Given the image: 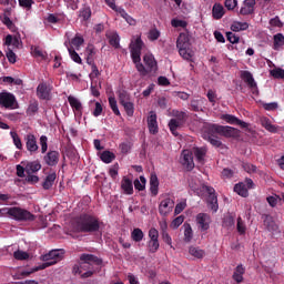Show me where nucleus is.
<instances>
[{
	"label": "nucleus",
	"instance_id": "f257e3e1",
	"mask_svg": "<svg viewBox=\"0 0 284 284\" xmlns=\"http://www.w3.org/2000/svg\"><path fill=\"white\" fill-rule=\"evenodd\" d=\"M71 225L74 232L92 233L101 230L99 217L88 213L80 214L73 219Z\"/></svg>",
	"mask_w": 284,
	"mask_h": 284
},
{
	"label": "nucleus",
	"instance_id": "f03ea898",
	"mask_svg": "<svg viewBox=\"0 0 284 284\" xmlns=\"http://www.w3.org/2000/svg\"><path fill=\"white\" fill-rule=\"evenodd\" d=\"M63 254H65L63 250L50 251L49 253L41 256V261H43V263L40 266H37L31 271L22 272V276H30V274H34V272H39V270H45L47 267H52V265H57V263L63 261Z\"/></svg>",
	"mask_w": 284,
	"mask_h": 284
},
{
	"label": "nucleus",
	"instance_id": "7ed1b4c3",
	"mask_svg": "<svg viewBox=\"0 0 284 284\" xmlns=\"http://www.w3.org/2000/svg\"><path fill=\"white\" fill-rule=\"evenodd\" d=\"M144 64L139 62H133L135 64V68L138 72H140V77H148V74L152 72H156L159 70L156 59H154V55L152 54H145L143 57Z\"/></svg>",
	"mask_w": 284,
	"mask_h": 284
},
{
	"label": "nucleus",
	"instance_id": "20e7f679",
	"mask_svg": "<svg viewBox=\"0 0 284 284\" xmlns=\"http://www.w3.org/2000/svg\"><path fill=\"white\" fill-rule=\"evenodd\" d=\"M190 45V36L186 33H180L176 40V48L179 49L180 57L185 61H192V57H194V52Z\"/></svg>",
	"mask_w": 284,
	"mask_h": 284
},
{
	"label": "nucleus",
	"instance_id": "39448f33",
	"mask_svg": "<svg viewBox=\"0 0 284 284\" xmlns=\"http://www.w3.org/2000/svg\"><path fill=\"white\" fill-rule=\"evenodd\" d=\"M11 219L18 223H31L37 219V215L26 209L12 206Z\"/></svg>",
	"mask_w": 284,
	"mask_h": 284
},
{
	"label": "nucleus",
	"instance_id": "423d86ee",
	"mask_svg": "<svg viewBox=\"0 0 284 284\" xmlns=\"http://www.w3.org/2000/svg\"><path fill=\"white\" fill-rule=\"evenodd\" d=\"M210 132H217L220 136H225L226 139H234L241 134V131L234 126H223L221 124H213L209 128Z\"/></svg>",
	"mask_w": 284,
	"mask_h": 284
},
{
	"label": "nucleus",
	"instance_id": "0eeeda50",
	"mask_svg": "<svg viewBox=\"0 0 284 284\" xmlns=\"http://www.w3.org/2000/svg\"><path fill=\"white\" fill-rule=\"evenodd\" d=\"M201 190L207 194L206 205L209 210L212 212H219V196H216V190L205 184L201 186Z\"/></svg>",
	"mask_w": 284,
	"mask_h": 284
},
{
	"label": "nucleus",
	"instance_id": "6e6552de",
	"mask_svg": "<svg viewBox=\"0 0 284 284\" xmlns=\"http://www.w3.org/2000/svg\"><path fill=\"white\" fill-rule=\"evenodd\" d=\"M72 274H74V276L78 274L80 278H90L94 275V266L80 261L79 264L72 267Z\"/></svg>",
	"mask_w": 284,
	"mask_h": 284
},
{
	"label": "nucleus",
	"instance_id": "1a4fd4ad",
	"mask_svg": "<svg viewBox=\"0 0 284 284\" xmlns=\"http://www.w3.org/2000/svg\"><path fill=\"white\" fill-rule=\"evenodd\" d=\"M213 126H214V124H212V123L204 124V126L202 129L203 139H205V141H209V143H211V145H213V148H221V145H223V142H221L219 136H216V134H219V132L210 131V129Z\"/></svg>",
	"mask_w": 284,
	"mask_h": 284
},
{
	"label": "nucleus",
	"instance_id": "9d476101",
	"mask_svg": "<svg viewBox=\"0 0 284 284\" xmlns=\"http://www.w3.org/2000/svg\"><path fill=\"white\" fill-rule=\"evenodd\" d=\"M143 40L141 37H138L134 42H131L130 49H131V59L133 63H139L141 61V50H143Z\"/></svg>",
	"mask_w": 284,
	"mask_h": 284
},
{
	"label": "nucleus",
	"instance_id": "9b49d317",
	"mask_svg": "<svg viewBox=\"0 0 284 284\" xmlns=\"http://www.w3.org/2000/svg\"><path fill=\"white\" fill-rule=\"evenodd\" d=\"M61 159V153L55 150H49L44 153L42 161L44 165H48L49 168H57L59 165V161Z\"/></svg>",
	"mask_w": 284,
	"mask_h": 284
},
{
	"label": "nucleus",
	"instance_id": "f8f14e48",
	"mask_svg": "<svg viewBox=\"0 0 284 284\" xmlns=\"http://www.w3.org/2000/svg\"><path fill=\"white\" fill-rule=\"evenodd\" d=\"M240 79L246 83L250 90H252L253 94L258 95V85L256 84V80H254L252 72L240 71Z\"/></svg>",
	"mask_w": 284,
	"mask_h": 284
},
{
	"label": "nucleus",
	"instance_id": "ddd939ff",
	"mask_svg": "<svg viewBox=\"0 0 284 284\" xmlns=\"http://www.w3.org/2000/svg\"><path fill=\"white\" fill-rule=\"evenodd\" d=\"M180 163L187 170V172H192L194 170V155L189 150H184L180 158Z\"/></svg>",
	"mask_w": 284,
	"mask_h": 284
},
{
	"label": "nucleus",
	"instance_id": "4468645a",
	"mask_svg": "<svg viewBox=\"0 0 284 284\" xmlns=\"http://www.w3.org/2000/svg\"><path fill=\"white\" fill-rule=\"evenodd\" d=\"M172 210H174V200L166 197L161 201L159 205V214H161V216H168Z\"/></svg>",
	"mask_w": 284,
	"mask_h": 284
},
{
	"label": "nucleus",
	"instance_id": "2eb2a0df",
	"mask_svg": "<svg viewBox=\"0 0 284 284\" xmlns=\"http://www.w3.org/2000/svg\"><path fill=\"white\" fill-rule=\"evenodd\" d=\"M52 92V87L50 84L42 82L37 88V97L42 101H50V94Z\"/></svg>",
	"mask_w": 284,
	"mask_h": 284
},
{
	"label": "nucleus",
	"instance_id": "dca6fc26",
	"mask_svg": "<svg viewBox=\"0 0 284 284\" xmlns=\"http://www.w3.org/2000/svg\"><path fill=\"white\" fill-rule=\"evenodd\" d=\"M17 103V98H14V94L8 93V92H1L0 93V105L2 108H14V104Z\"/></svg>",
	"mask_w": 284,
	"mask_h": 284
},
{
	"label": "nucleus",
	"instance_id": "f3484780",
	"mask_svg": "<svg viewBox=\"0 0 284 284\" xmlns=\"http://www.w3.org/2000/svg\"><path fill=\"white\" fill-rule=\"evenodd\" d=\"M196 223L201 232H207V230H210V223H212V220L207 213H199L196 215Z\"/></svg>",
	"mask_w": 284,
	"mask_h": 284
},
{
	"label": "nucleus",
	"instance_id": "a211bd4d",
	"mask_svg": "<svg viewBox=\"0 0 284 284\" xmlns=\"http://www.w3.org/2000/svg\"><path fill=\"white\" fill-rule=\"evenodd\" d=\"M80 261L83 263H87V265H91V267H94V265H98V266L103 265V260L99 258V256L94 254H89V253L81 254Z\"/></svg>",
	"mask_w": 284,
	"mask_h": 284
},
{
	"label": "nucleus",
	"instance_id": "6ab92c4d",
	"mask_svg": "<svg viewBox=\"0 0 284 284\" xmlns=\"http://www.w3.org/2000/svg\"><path fill=\"white\" fill-rule=\"evenodd\" d=\"M222 121H225V123H229L230 125H240L243 130L245 128H248V124L245 121H242L241 119L236 118V115L233 114H222L221 115Z\"/></svg>",
	"mask_w": 284,
	"mask_h": 284
},
{
	"label": "nucleus",
	"instance_id": "aec40b11",
	"mask_svg": "<svg viewBox=\"0 0 284 284\" xmlns=\"http://www.w3.org/2000/svg\"><path fill=\"white\" fill-rule=\"evenodd\" d=\"M256 7V0H244L240 9V14L242 17H247L254 14V8Z\"/></svg>",
	"mask_w": 284,
	"mask_h": 284
},
{
	"label": "nucleus",
	"instance_id": "412c9836",
	"mask_svg": "<svg viewBox=\"0 0 284 284\" xmlns=\"http://www.w3.org/2000/svg\"><path fill=\"white\" fill-rule=\"evenodd\" d=\"M24 141H26V148L28 152H30L31 154H34V152H38L39 144H37V136H34V134L32 133L27 134L24 138Z\"/></svg>",
	"mask_w": 284,
	"mask_h": 284
},
{
	"label": "nucleus",
	"instance_id": "4be33fe9",
	"mask_svg": "<svg viewBox=\"0 0 284 284\" xmlns=\"http://www.w3.org/2000/svg\"><path fill=\"white\" fill-rule=\"evenodd\" d=\"M148 128L151 134L159 133V122L156 121V113L151 112L148 116Z\"/></svg>",
	"mask_w": 284,
	"mask_h": 284
},
{
	"label": "nucleus",
	"instance_id": "5701e85b",
	"mask_svg": "<svg viewBox=\"0 0 284 284\" xmlns=\"http://www.w3.org/2000/svg\"><path fill=\"white\" fill-rule=\"evenodd\" d=\"M69 104L71 105L73 112L81 114L83 112V104L79 99L74 98L73 95L68 97Z\"/></svg>",
	"mask_w": 284,
	"mask_h": 284
},
{
	"label": "nucleus",
	"instance_id": "b1692460",
	"mask_svg": "<svg viewBox=\"0 0 284 284\" xmlns=\"http://www.w3.org/2000/svg\"><path fill=\"white\" fill-rule=\"evenodd\" d=\"M121 189L123 190L124 194H134V185L128 176L122 178Z\"/></svg>",
	"mask_w": 284,
	"mask_h": 284
},
{
	"label": "nucleus",
	"instance_id": "393cba45",
	"mask_svg": "<svg viewBox=\"0 0 284 284\" xmlns=\"http://www.w3.org/2000/svg\"><path fill=\"white\" fill-rule=\"evenodd\" d=\"M39 170H41V162H39V160L28 162L26 165L27 174H36V172H39Z\"/></svg>",
	"mask_w": 284,
	"mask_h": 284
},
{
	"label": "nucleus",
	"instance_id": "a878e982",
	"mask_svg": "<svg viewBox=\"0 0 284 284\" xmlns=\"http://www.w3.org/2000/svg\"><path fill=\"white\" fill-rule=\"evenodd\" d=\"M54 181H57V172L49 173L42 183L43 190H51Z\"/></svg>",
	"mask_w": 284,
	"mask_h": 284
},
{
	"label": "nucleus",
	"instance_id": "bb28decb",
	"mask_svg": "<svg viewBox=\"0 0 284 284\" xmlns=\"http://www.w3.org/2000/svg\"><path fill=\"white\" fill-rule=\"evenodd\" d=\"M225 14V9L221 3H215L212 9V16L213 19H223V16Z\"/></svg>",
	"mask_w": 284,
	"mask_h": 284
},
{
	"label": "nucleus",
	"instance_id": "cd10ccee",
	"mask_svg": "<svg viewBox=\"0 0 284 284\" xmlns=\"http://www.w3.org/2000/svg\"><path fill=\"white\" fill-rule=\"evenodd\" d=\"M150 191L152 196H156V194H159V178L156 174H152L150 178Z\"/></svg>",
	"mask_w": 284,
	"mask_h": 284
},
{
	"label": "nucleus",
	"instance_id": "c85d7f7f",
	"mask_svg": "<svg viewBox=\"0 0 284 284\" xmlns=\"http://www.w3.org/2000/svg\"><path fill=\"white\" fill-rule=\"evenodd\" d=\"M183 122L179 121L178 119H171L170 122H169V128L171 130V133L174 135V136H179V128H183Z\"/></svg>",
	"mask_w": 284,
	"mask_h": 284
},
{
	"label": "nucleus",
	"instance_id": "c756f323",
	"mask_svg": "<svg viewBox=\"0 0 284 284\" xmlns=\"http://www.w3.org/2000/svg\"><path fill=\"white\" fill-rule=\"evenodd\" d=\"M234 192H236L239 196H243V199H247V196H250V192L247 191L245 183L235 184Z\"/></svg>",
	"mask_w": 284,
	"mask_h": 284
},
{
	"label": "nucleus",
	"instance_id": "7c9ffc66",
	"mask_svg": "<svg viewBox=\"0 0 284 284\" xmlns=\"http://www.w3.org/2000/svg\"><path fill=\"white\" fill-rule=\"evenodd\" d=\"M243 274H245V267H243V264H240L233 273V280L235 283H243Z\"/></svg>",
	"mask_w": 284,
	"mask_h": 284
},
{
	"label": "nucleus",
	"instance_id": "2f4dec72",
	"mask_svg": "<svg viewBox=\"0 0 284 284\" xmlns=\"http://www.w3.org/2000/svg\"><path fill=\"white\" fill-rule=\"evenodd\" d=\"M184 242L185 243H191L192 239H194V231H192V225L190 223H184Z\"/></svg>",
	"mask_w": 284,
	"mask_h": 284
},
{
	"label": "nucleus",
	"instance_id": "473e14b6",
	"mask_svg": "<svg viewBox=\"0 0 284 284\" xmlns=\"http://www.w3.org/2000/svg\"><path fill=\"white\" fill-rule=\"evenodd\" d=\"M192 154L195 156L199 163H203V161L205 160V154H207V150H205L204 148H193Z\"/></svg>",
	"mask_w": 284,
	"mask_h": 284
},
{
	"label": "nucleus",
	"instance_id": "72a5a7b5",
	"mask_svg": "<svg viewBox=\"0 0 284 284\" xmlns=\"http://www.w3.org/2000/svg\"><path fill=\"white\" fill-rule=\"evenodd\" d=\"M189 254H191V256H194V258L205 257V251L199 246H190Z\"/></svg>",
	"mask_w": 284,
	"mask_h": 284
},
{
	"label": "nucleus",
	"instance_id": "f704fd0d",
	"mask_svg": "<svg viewBox=\"0 0 284 284\" xmlns=\"http://www.w3.org/2000/svg\"><path fill=\"white\" fill-rule=\"evenodd\" d=\"M262 126H264L267 132H272L273 134H276L278 129L276 125L272 124V121L268 118H262L261 119Z\"/></svg>",
	"mask_w": 284,
	"mask_h": 284
},
{
	"label": "nucleus",
	"instance_id": "c9c22d12",
	"mask_svg": "<svg viewBox=\"0 0 284 284\" xmlns=\"http://www.w3.org/2000/svg\"><path fill=\"white\" fill-rule=\"evenodd\" d=\"M262 220L268 232L276 230V224L274 223V220H272L271 215L264 214L262 215Z\"/></svg>",
	"mask_w": 284,
	"mask_h": 284
},
{
	"label": "nucleus",
	"instance_id": "e433bc0d",
	"mask_svg": "<svg viewBox=\"0 0 284 284\" xmlns=\"http://www.w3.org/2000/svg\"><path fill=\"white\" fill-rule=\"evenodd\" d=\"M247 28H250V23H247V22H240V21H235L231 26L232 32L245 31V30H247Z\"/></svg>",
	"mask_w": 284,
	"mask_h": 284
},
{
	"label": "nucleus",
	"instance_id": "4c0bfd02",
	"mask_svg": "<svg viewBox=\"0 0 284 284\" xmlns=\"http://www.w3.org/2000/svg\"><path fill=\"white\" fill-rule=\"evenodd\" d=\"M87 63L88 65L91 64V63H94V55L97 54V49L94 48V45L92 44H89L87 47Z\"/></svg>",
	"mask_w": 284,
	"mask_h": 284
},
{
	"label": "nucleus",
	"instance_id": "58836bf2",
	"mask_svg": "<svg viewBox=\"0 0 284 284\" xmlns=\"http://www.w3.org/2000/svg\"><path fill=\"white\" fill-rule=\"evenodd\" d=\"M284 45V36L283 33H277L273 36V49L280 50V48H283Z\"/></svg>",
	"mask_w": 284,
	"mask_h": 284
},
{
	"label": "nucleus",
	"instance_id": "ea45409f",
	"mask_svg": "<svg viewBox=\"0 0 284 284\" xmlns=\"http://www.w3.org/2000/svg\"><path fill=\"white\" fill-rule=\"evenodd\" d=\"M161 230H162V241L164 243H166V245H172V237L170 236V234L168 233V223H163L161 225Z\"/></svg>",
	"mask_w": 284,
	"mask_h": 284
},
{
	"label": "nucleus",
	"instance_id": "a19ab883",
	"mask_svg": "<svg viewBox=\"0 0 284 284\" xmlns=\"http://www.w3.org/2000/svg\"><path fill=\"white\" fill-rule=\"evenodd\" d=\"M100 159L103 163H112L114 159H116V155L112 153L111 151H103L100 155Z\"/></svg>",
	"mask_w": 284,
	"mask_h": 284
},
{
	"label": "nucleus",
	"instance_id": "79ce46f5",
	"mask_svg": "<svg viewBox=\"0 0 284 284\" xmlns=\"http://www.w3.org/2000/svg\"><path fill=\"white\" fill-rule=\"evenodd\" d=\"M19 38L12 37V34H8L4 39V45H8V48H10V45L13 48H19Z\"/></svg>",
	"mask_w": 284,
	"mask_h": 284
},
{
	"label": "nucleus",
	"instance_id": "37998d69",
	"mask_svg": "<svg viewBox=\"0 0 284 284\" xmlns=\"http://www.w3.org/2000/svg\"><path fill=\"white\" fill-rule=\"evenodd\" d=\"M143 236H145V234H143V231L141 229H134L131 232V239L135 243H141V241H143Z\"/></svg>",
	"mask_w": 284,
	"mask_h": 284
},
{
	"label": "nucleus",
	"instance_id": "c03bdc74",
	"mask_svg": "<svg viewBox=\"0 0 284 284\" xmlns=\"http://www.w3.org/2000/svg\"><path fill=\"white\" fill-rule=\"evenodd\" d=\"M80 19H83V21H89V19L92 17V9L90 7H83L79 11Z\"/></svg>",
	"mask_w": 284,
	"mask_h": 284
},
{
	"label": "nucleus",
	"instance_id": "a18cd8bd",
	"mask_svg": "<svg viewBox=\"0 0 284 284\" xmlns=\"http://www.w3.org/2000/svg\"><path fill=\"white\" fill-rule=\"evenodd\" d=\"M145 183H146L145 176L141 175L140 180L139 179L134 180L133 185L135 190H138L139 192H143V190H145Z\"/></svg>",
	"mask_w": 284,
	"mask_h": 284
},
{
	"label": "nucleus",
	"instance_id": "49530a36",
	"mask_svg": "<svg viewBox=\"0 0 284 284\" xmlns=\"http://www.w3.org/2000/svg\"><path fill=\"white\" fill-rule=\"evenodd\" d=\"M172 116H174L180 123H185L187 121V113L179 110L172 111Z\"/></svg>",
	"mask_w": 284,
	"mask_h": 284
},
{
	"label": "nucleus",
	"instance_id": "de8ad7c7",
	"mask_svg": "<svg viewBox=\"0 0 284 284\" xmlns=\"http://www.w3.org/2000/svg\"><path fill=\"white\" fill-rule=\"evenodd\" d=\"M109 104L113 114H115V116H121V111H119V105L116 104V98L110 97Z\"/></svg>",
	"mask_w": 284,
	"mask_h": 284
},
{
	"label": "nucleus",
	"instance_id": "09e8293b",
	"mask_svg": "<svg viewBox=\"0 0 284 284\" xmlns=\"http://www.w3.org/2000/svg\"><path fill=\"white\" fill-rule=\"evenodd\" d=\"M234 224H235L234 216L226 215L223 219L222 226L225 227L226 230H232V227H234Z\"/></svg>",
	"mask_w": 284,
	"mask_h": 284
},
{
	"label": "nucleus",
	"instance_id": "8fccbe9b",
	"mask_svg": "<svg viewBox=\"0 0 284 284\" xmlns=\"http://www.w3.org/2000/svg\"><path fill=\"white\" fill-rule=\"evenodd\" d=\"M13 258H16V261H28L30 258V254L26 251L18 250L13 253Z\"/></svg>",
	"mask_w": 284,
	"mask_h": 284
},
{
	"label": "nucleus",
	"instance_id": "3c124183",
	"mask_svg": "<svg viewBox=\"0 0 284 284\" xmlns=\"http://www.w3.org/2000/svg\"><path fill=\"white\" fill-rule=\"evenodd\" d=\"M68 51L74 63H79L80 65L83 63L81 55H79V53H77V51L72 47L68 48Z\"/></svg>",
	"mask_w": 284,
	"mask_h": 284
},
{
	"label": "nucleus",
	"instance_id": "603ef678",
	"mask_svg": "<svg viewBox=\"0 0 284 284\" xmlns=\"http://www.w3.org/2000/svg\"><path fill=\"white\" fill-rule=\"evenodd\" d=\"M109 43L110 45H112V48L119 49L121 47L119 34L112 33L111 36H109Z\"/></svg>",
	"mask_w": 284,
	"mask_h": 284
},
{
	"label": "nucleus",
	"instance_id": "864d4df0",
	"mask_svg": "<svg viewBox=\"0 0 284 284\" xmlns=\"http://www.w3.org/2000/svg\"><path fill=\"white\" fill-rule=\"evenodd\" d=\"M119 150L121 151V154H130V151L132 150V142H122L119 145Z\"/></svg>",
	"mask_w": 284,
	"mask_h": 284
},
{
	"label": "nucleus",
	"instance_id": "5fc2aeb1",
	"mask_svg": "<svg viewBox=\"0 0 284 284\" xmlns=\"http://www.w3.org/2000/svg\"><path fill=\"white\" fill-rule=\"evenodd\" d=\"M160 37H161V31H159V29L156 28L150 29L148 33L149 41H158Z\"/></svg>",
	"mask_w": 284,
	"mask_h": 284
},
{
	"label": "nucleus",
	"instance_id": "6e6d98bb",
	"mask_svg": "<svg viewBox=\"0 0 284 284\" xmlns=\"http://www.w3.org/2000/svg\"><path fill=\"white\" fill-rule=\"evenodd\" d=\"M159 247H161V245L159 244V240L149 241V252L151 254H155V252H159Z\"/></svg>",
	"mask_w": 284,
	"mask_h": 284
},
{
	"label": "nucleus",
	"instance_id": "4d7b16f0",
	"mask_svg": "<svg viewBox=\"0 0 284 284\" xmlns=\"http://www.w3.org/2000/svg\"><path fill=\"white\" fill-rule=\"evenodd\" d=\"M11 138L13 139V144L18 150H23V143L21 142V138H19V134L17 132H11Z\"/></svg>",
	"mask_w": 284,
	"mask_h": 284
},
{
	"label": "nucleus",
	"instance_id": "13d9d810",
	"mask_svg": "<svg viewBox=\"0 0 284 284\" xmlns=\"http://www.w3.org/2000/svg\"><path fill=\"white\" fill-rule=\"evenodd\" d=\"M122 106L124 108L128 116H134V103H132V101L122 104Z\"/></svg>",
	"mask_w": 284,
	"mask_h": 284
},
{
	"label": "nucleus",
	"instance_id": "bf43d9fd",
	"mask_svg": "<svg viewBox=\"0 0 284 284\" xmlns=\"http://www.w3.org/2000/svg\"><path fill=\"white\" fill-rule=\"evenodd\" d=\"M266 201L271 207H276V205H278V201H282V199L278 195H271L266 197Z\"/></svg>",
	"mask_w": 284,
	"mask_h": 284
},
{
	"label": "nucleus",
	"instance_id": "052dcab7",
	"mask_svg": "<svg viewBox=\"0 0 284 284\" xmlns=\"http://www.w3.org/2000/svg\"><path fill=\"white\" fill-rule=\"evenodd\" d=\"M119 101L121 105L130 103V94L128 93V91H121L119 93Z\"/></svg>",
	"mask_w": 284,
	"mask_h": 284
},
{
	"label": "nucleus",
	"instance_id": "680f3d73",
	"mask_svg": "<svg viewBox=\"0 0 284 284\" xmlns=\"http://www.w3.org/2000/svg\"><path fill=\"white\" fill-rule=\"evenodd\" d=\"M85 40H83V37L80 36H75L72 40H71V45H73L77 50H79L82 45V43H84Z\"/></svg>",
	"mask_w": 284,
	"mask_h": 284
},
{
	"label": "nucleus",
	"instance_id": "e2e57ef3",
	"mask_svg": "<svg viewBox=\"0 0 284 284\" xmlns=\"http://www.w3.org/2000/svg\"><path fill=\"white\" fill-rule=\"evenodd\" d=\"M40 146H41V154H45V152H48V136L47 135L40 136Z\"/></svg>",
	"mask_w": 284,
	"mask_h": 284
},
{
	"label": "nucleus",
	"instance_id": "0e129e2a",
	"mask_svg": "<svg viewBox=\"0 0 284 284\" xmlns=\"http://www.w3.org/2000/svg\"><path fill=\"white\" fill-rule=\"evenodd\" d=\"M31 54L36 58L45 59L47 53L41 50L39 47H34L31 51Z\"/></svg>",
	"mask_w": 284,
	"mask_h": 284
},
{
	"label": "nucleus",
	"instance_id": "69168bd1",
	"mask_svg": "<svg viewBox=\"0 0 284 284\" xmlns=\"http://www.w3.org/2000/svg\"><path fill=\"white\" fill-rule=\"evenodd\" d=\"M236 227H237L239 234H241V235L245 234V232L247 230V227L245 226V222H243V219L241 216L237 217V225H236Z\"/></svg>",
	"mask_w": 284,
	"mask_h": 284
},
{
	"label": "nucleus",
	"instance_id": "338daca9",
	"mask_svg": "<svg viewBox=\"0 0 284 284\" xmlns=\"http://www.w3.org/2000/svg\"><path fill=\"white\" fill-rule=\"evenodd\" d=\"M226 39H227V41H230V43H239V41H240V37L239 36H236V33H234V32H226Z\"/></svg>",
	"mask_w": 284,
	"mask_h": 284
},
{
	"label": "nucleus",
	"instance_id": "774afa93",
	"mask_svg": "<svg viewBox=\"0 0 284 284\" xmlns=\"http://www.w3.org/2000/svg\"><path fill=\"white\" fill-rule=\"evenodd\" d=\"M271 74L274 79H284V70L283 69H273L271 70Z\"/></svg>",
	"mask_w": 284,
	"mask_h": 284
}]
</instances>
